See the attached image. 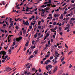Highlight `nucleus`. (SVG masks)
Here are the masks:
<instances>
[{"label": "nucleus", "instance_id": "36", "mask_svg": "<svg viewBox=\"0 0 75 75\" xmlns=\"http://www.w3.org/2000/svg\"><path fill=\"white\" fill-rule=\"evenodd\" d=\"M53 25H55L56 24H57V23H56V22H54V23H53Z\"/></svg>", "mask_w": 75, "mask_h": 75}, {"label": "nucleus", "instance_id": "58", "mask_svg": "<svg viewBox=\"0 0 75 75\" xmlns=\"http://www.w3.org/2000/svg\"><path fill=\"white\" fill-rule=\"evenodd\" d=\"M13 44L14 45H13V46H14V45H16V42H13Z\"/></svg>", "mask_w": 75, "mask_h": 75}, {"label": "nucleus", "instance_id": "7", "mask_svg": "<svg viewBox=\"0 0 75 75\" xmlns=\"http://www.w3.org/2000/svg\"><path fill=\"white\" fill-rule=\"evenodd\" d=\"M12 36H13V35H9L8 36V42H10V37H12Z\"/></svg>", "mask_w": 75, "mask_h": 75}, {"label": "nucleus", "instance_id": "5", "mask_svg": "<svg viewBox=\"0 0 75 75\" xmlns=\"http://www.w3.org/2000/svg\"><path fill=\"white\" fill-rule=\"evenodd\" d=\"M57 68H58V66H57L55 67L53 71V73H54V72H55V71L57 70Z\"/></svg>", "mask_w": 75, "mask_h": 75}, {"label": "nucleus", "instance_id": "49", "mask_svg": "<svg viewBox=\"0 0 75 75\" xmlns=\"http://www.w3.org/2000/svg\"><path fill=\"white\" fill-rule=\"evenodd\" d=\"M25 21H23V24H24V25L25 24Z\"/></svg>", "mask_w": 75, "mask_h": 75}, {"label": "nucleus", "instance_id": "23", "mask_svg": "<svg viewBox=\"0 0 75 75\" xmlns=\"http://www.w3.org/2000/svg\"><path fill=\"white\" fill-rule=\"evenodd\" d=\"M66 16L67 17H68L69 16H71V14L69 13L67 15H66Z\"/></svg>", "mask_w": 75, "mask_h": 75}, {"label": "nucleus", "instance_id": "54", "mask_svg": "<svg viewBox=\"0 0 75 75\" xmlns=\"http://www.w3.org/2000/svg\"><path fill=\"white\" fill-rule=\"evenodd\" d=\"M38 28H39V29H41V27L40 26H39L38 27Z\"/></svg>", "mask_w": 75, "mask_h": 75}, {"label": "nucleus", "instance_id": "1", "mask_svg": "<svg viewBox=\"0 0 75 75\" xmlns=\"http://www.w3.org/2000/svg\"><path fill=\"white\" fill-rule=\"evenodd\" d=\"M22 39V37L21 36L19 38H16V40L18 42H20L21 40Z\"/></svg>", "mask_w": 75, "mask_h": 75}, {"label": "nucleus", "instance_id": "22", "mask_svg": "<svg viewBox=\"0 0 75 75\" xmlns=\"http://www.w3.org/2000/svg\"><path fill=\"white\" fill-rule=\"evenodd\" d=\"M41 22L40 21H39L38 22V25H40V24H41Z\"/></svg>", "mask_w": 75, "mask_h": 75}, {"label": "nucleus", "instance_id": "51", "mask_svg": "<svg viewBox=\"0 0 75 75\" xmlns=\"http://www.w3.org/2000/svg\"><path fill=\"white\" fill-rule=\"evenodd\" d=\"M30 65H31V64H30V65L27 68H30Z\"/></svg>", "mask_w": 75, "mask_h": 75}, {"label": "nucleus", "instance_id": "17", "mask_svg": "<svg viewBox=\"0 0 75 75\" xmlns=\"http://www.w3.org/2000/svg\"><path fill=\"white\" fill-rule=\"evenodd\" d=\"M70 18L69 17H68V18H66V21H68L69 20Z\"/></svg>", "mask_w": 75, "mask_h": 75}, {"label": "nucleus", "instance_id": "50", "mask_svg": "<svg viewBox=\"0 0 75 75\" xmlns=\"http://www.w3.org/2000/svg\"><path fill=\"white\" fill-rule=\"evenodd\" d=\"M67 12L66 11H64L63 13V14H67Z\"/></svg>", "mask_w": 75, "mask_h": 75}, {"label": "nucleus", "instance_id": "16", "mask_svg": "<svg viewBox=\"0 0 75 75\" xmlns=\"http://www.w3.org/2000/svg\"><path fill=\"white\" fill-rule=\"evenodd\" d=\"M73 51H70V52L68 53L69 55L71 54V53H72Z\"/></svg>", "mask_w": 75, "mask_h": 75}, {"label": "nucleus", "instance_id": "25", "mask_svg": "<svg viewBox=\"0 0 75 75\" xmlns=\"http://www.w3.org/2000/svg\"><path fill=\"white\" fill-rule=\"evenodd\" d=\"M49 35H50V34H49V33H47L46 34V35L45 36L46 37H48Z\"/></svg>", "mask_w": 75, "mask_h": 75}, {"label": "nucleus", "instance_id": "47", "mask_svg": "<svg viewBox=\"0 0 75 75\" xmlns=\"http://www.w3.org/2000/svg\"><path fill=\"white\" fill-rule=\"evenodd\" d=\"M34 42H35V41L34 40H33L32 42V44H34Z\"/></svg>", "mask_w": 75, "mask_h": 75}, {"label": "nucleus", "instance_id": "46", "mask_svg": "<svg viewBox=\"0 0 75 75\" xmlns=\"http://www.w3.org/2000/svg\"><path fill=\"white\" fill-rule=\"evenodd\" d=\"M2 4L3 5H5V2L4 1H2Z\"/></svg>", "mask_w": 75, "mask_h": 75}, {"label": "nucleus", "instance_id": "43", "mask_svg": "<svg viewBox=\"0 0 75 75\" xmlns=\"http://www.w3.org/2000/svg\"><path fill=\"white\" fill-rule=\"evenodd\" d=\"M16 28L17 30H18V26H16Z\"/></svg>", "mask_w": 75, "mask_h": 75}, {"label": "nucleus", "instance_id": "60", "mask_svg": "<svg viewBox=\"0 0 75 75\" xmlns=\"http://www.w3.org/2000/svg\"><path fill=\"white\" fill-rule=\"evenodd\" d=\"M39 72H41V69L40 68L39 69Z\"/></svg>", "mask_w": 75, "mask_h": 75}, {"label": "nucleus", "instance_id": "6", "mask_svg": "<svg viewBox=\"0 0 75 75\" xmlns=\"http://www.w3.org/2000/svg\"><path fill=\"white\" fill-rule=\"evenodd\" d=\"M5 23L6 25H8V17H6L5 19Z\"/></svg>", "mask_w": 75, "mask_h": 75}, {"label": "nucleus", "instance_id": "9", "mask_svg": "<svg viewBox=\"0 0 75 75\" xmlns=\"http://www.w3.org/2000/svg\"><path fill=\"white\" fill-rule=\"evenodd\" d=\"M29 28H29L28 30V32H29V31H31V30L32 29V26H30L29 27Z\"/></svg>", "mask_w": 75, "mask_h": 75}, {"label": "nucleus", "instance_id": "28", "mask_svg": "<svg viewBox=\"0 0 75 75\" xmlns=\"http://www.w3.org/2000/svg\"><path fill=\"white\" fill-rule=\"evenodd\" d=\"M50 30L52 32H54V28L51 29Z\"/></svg>", "mask_w": 75, "mask_h": 75}, {"label": "nucleus", "instance_id": "64", "mask_svg": "<svg viewBox=\"0 0 75 75\" xmlns=\"http://www.w3.org/2000/svg\"><path fill=\"white\" fill-rule=\"evenodd\" d=\"M50 42H51V41L49 40L48 41V44H50Z\"/></svg>", "mask_w": 75, "mask_h": 75}, {"label": "nucleus", "instance_id": "8", "mask_svg": "<svg viewBox=\"0 0 75 75\" xmlns=\"http://www.w3.org/2000/svg\"><path fill=\"white\" fill-rule=\"evenodd\" d=\"M24 25H29V23H28V21H26L25 22Z\"/></svg>", "mask_w": 75, "mask_h": 75}, {"label": "nucleus", "instance_id": "42", "mask_svg": "<svg viewBox=\"0 0 75 75\" xmlns=\"http://www.w3.org/2000/svg\"><path fill=\"white\" fill-rule=\"evenodd\" d=\"M49 4V2H45L44 3V4Z\"/></svg>", "mask_w": 75, "mask_h": 75}, {"label": "nucleus", "instance_id": "44", "mask_svg": "<svg viewBox=\"0 0 75 75\" xmlns=\"http://www.w3.org/2000/svg\"><path fill=\"white\" fill-rule=\"evenodd\" d=\"M34 53L35 54H37L38 53V52L36 51H35Z\"/></svg>", "mask_w": 75, "mask_h": 75}, {"label": "nucleus", "instance_id": "59", "mask_svg": "<svg viewBox=\"0 0 75 75\" xmlns=\"http://www.w3.org/2000/svg\"><path fill=\"white\" fill-rule=\"evenodd\" d=\"M34 37L35 38H37V35H35Z\"/></svg>", "mask_w": 75, "mask_h": 75}, {"label": "nucleus", "instance_id": "4", "mask_svg": "<svg viewBox=\"0 0 75 75\" xmlns=\"http://www.w3.org/2000/svg\"><path fill=\"white\" fill-rule=\"evenodd\" d=\"M4 56H2V59H5L6 60V59H7V58H8V56H5V58H4Z\"/></svg>", "mask_w": 75, "mask_h": 75}, {"label": "nucleus", "instance_id": "48", "mask_svg": "<svg viewBox=\"0 0 75 75\" xmlns=\"http://www.w3.org/2000/svg\"><path fill=\"white\" fill-rule=\"evenodd\" d=\"M5 62V59L2 60L1 62H2V63H3V62Z\"/></svg>", "mask_w": 75, "mask_h": 75}, {"label": "nucleus", "instance_id": "56", "mask_svg": "<svg viewBox=\"0 0 75 75\" xmlns=\"http://www.w3.org/2000/svg\"><path fill=\"white\" fill-rule=\"evenodd\" d=\"M71 2L72 3H75V1L74 0H72Z\"/></svg>", "mask_w": 75, "mask_h": 75}, {"label": "nucleus", "instance_id": "24", "mask_svg": "<svg viewBox=\"0 0 75 75\" xmlns=\"http://www.w3.org/2000/svg\"><path fill=\"white\" fill-rule=\"evenodd\" d=\"M54 58V56H52V57H50V59H52Z\"/></svg>", "mask_w": 75, "mask_h": 75}, {"label": "nucleus", "instance_id": "13", "mask_svg": "<svg viewBox=\"0 0 75 75\" xmlns=\"http://www.w3.org/2000/svg\"><path fill=\"white\" fill-rule=\"evenodd\" d=\"M6 69L7 70H8H8L10 69H11V68L9 67H6Z\"/></svg>", "mask_w": 75, "mask_h": 75}, {"label": "nucleus", "instance_id": "57", "mask_svg": "<svg viewBox=\"0 0 75 75\" xmlns=\"http://www.w3.org/2000/svg\"><path fill=\"white\" fill-rule=\"evenodd\" d=\"M63 16H61L60 17V19H61V20H62V19L63 18Z\"/></svg>", "mask_w": 75, "mask_h": 75}, {"label": "nucleus", "instance_id": "62", "mask_svg": "<svg viewBox=\"0 0 75 75\" xmlns=\"http://www.w3.org/2000/svg\"><path fill=\"white\" fill-rule=\"evenodd\" d=\"M65 64V62L64 61L62 63V65H64Z\"/></svg>", "mask_w": 75, "mask_h": 75}, {"label": "nucleus", "instance_id": "52", "mask_svg": "<svg viewBox=\"0 0 75 75\" xmlns=\"http://www.w3.org/2000/svg\"><path fill=\"white\" fill-rule=\"evenodd\" d=\"M52 7H56V5H52Z\"/></svg>", "mask_w": 75, "mask_h": 75}, {"label": "nucleus", "instance_id": "29", "mask_svg": "<svg viewBox=\"0 0 75 75\" xmlns=\"http://www.w3.org/2000/svg\"><path fill=\"white\" fill-rule=\"evenodd\" d=\"M46 68L47 70V71H48V69H49V67H48V66H46Z\"/></svg>", "mask_w": 75, "mask_h": 75}, {"label": "nucleus", "instance_id": "19", "mask_svg": "<svg viewBox=\"0 0 75 75\" xmlns=\"http://www.w3.org/2000/svg\"><path fill=\"white\" fill-rule=\"evenodd\" d=\"M42 14H44V13H45V11H44V9H42Z\"/></svg>", "mask_w": 75, "mask_h": 75}, {"label": "nucleus", "instance_id": "31", "mask_svg": "<svg viewBox=\"0 0 75 75\" xmlns=\"http://www.w3.org/2000/svg\"><path fill=\"white\" fill-rule=\"evenodd\" d=\"M49 68H52V66L50 65H49L48 66Z\"/></svg>", "mask_w": 75, "mask_h": 75}, {"label": "nucleus", "instance_id": "20", "mask_svg": "<svg viewBox=\"0 0 75 75\" xmlns=\"http://www.w3.org/2000/svg\"><path fill=\"white\" fill-rule=\"evenodd\" d=\"M75 8V7L72 8L71 9H70V11H71V10H74Z\"/></svg>", "mask_w": 75, "mask_h": 75}, {"label": "nucleus", "instance_id": "39", "mask_svg": "<svg viewBox=\"0 0 75 75\" xmlns=\"http://www.w3.org/2000/svg\"><path fill=\"white\" fill-rule=\"evenodd\" d=\"M8 46H6V47H4V48H5V49H6V50H7V48H8Z\"/></svg>", "mask_w": 75, "mask_h": 75}, {"label": "nucleus", "instance_id": "18", "mask_svg": "<svg viewBox=\"0 0 75 75\" xmlns=\"http://www.w3.org/2000/svg\"><path fill=\"white\" fill-rule=\"evenodd\" d=\"M64 59H65V57H63L62 58L61 60V62H62L64 60Z\"/></svg>", "mask_w": 75, "mask_h": 75}, {"label": "nucleus", "instance_id": "12", "mask_svg": "<svg viewBox=\"0 0 75 75\" xmlns=\"http://www.w3.org/2000/svg\"><path fill=\"white\" fill-rule=\"evenodd\" d=\"M47 6V5H44L41 6V7H42V8H44L45 7H46Z\"/></svg>", "mask_w": 75, "mask_h": 75}, {"label": "nucleus", "instance_id": "11", "mask_svg": "<svg viewBox=\"0 0 75 75\" xmlns=\"http://www.w3.org/2000/svg\"><path fill=\"white\" fill-rule=\"evenodd\" d=\"M35 18V16H32V17L29 18V20H33V18Z\"/></svg>", "mask_w": 75, "mask_h": 75}, {"label": "nucleus", "instance_id": "41", "mask_svg": "<svg viewBox=\"0 0 75 75\" xmlns=\"http://www.w3.org/2000/svg\"><path fill=\"white\" fill-rule=\"evenodd\" d=\"M31 24L32 25H34L35 23H33V22L31 23Z\"/></svg>", "mask_w": 75, "mask_h": 75}, {"label": "nucleus", "instance_id": "14", "mask_svg": "<svg viewBox=\"0 0 75 75\" xmlns=\"http://www.w3.org/2000/svg\"><path fill=\"white\" fill-rule=\"evenodd\" d=\"M49 16L50 17L51 19H52V14H49Z\"/></svg>", "mask_w": 75, "mask_h": 75}, {"label": "nucleus", "instance_id": "63", "mask_svg": "<svg viewBox=\"0 0 75 75\" xmlns=\"http://www.w3.org/2000/svg\"><path fill=\"white\" fill-rule=\"evenodd\" d=\"M19 4H18L17 5H16V7H17H17H18L19 6Z\"/></svg>", "mask_w": 75, "mask_h": 75}, {"label": "nucleus", "instance_id": "10", "mask_svg": "<svg viewBox=\"0 0 75 75\" xmlns=\"http://www.w3.org/2000/svg\"><path fill=\"white\" fill-rule=\"evenodd\" d=\"M3 56H4L5 57V55H6V52H5V51H4L3 52V54H2Z\"/></svg>", "mask_w": 75, "mask_h": 75}, {"label": "nucleus", "instance_id": "27", "mask_svg": "<svg viewBox=\"0 0 75 75\" xmlns=\"http://www.w3.org/2000/svg\"><path fill=\"white\" fill-rule=\"evenodd\" d=\"M71 20L72 21H74V20H75V19L74 18H72L71 19Z\"/></svg>", "mask_w": 75, "mask_h": 75}, {"label": "nucleus", "instance_id": "34", "mask_svg": "<svg viewBox=\"0 0 75 75\" xmlns=\"http://www.w3.org/2000/svg\"><path fill=\"white\" fill-rule=\"evenodd\" d=\"M69 23L70 24H73V23H72V21H69Z\"/></svg>", "mask_w": 75, "mask_h": 75}, {"label": "nucleus", "instance_id": "40", "mask_svg": "<svg viewBox=\"0 0 75 75\" xmlns=\"http://www.w3.org/2000/svg\"><path fill=\"white\" fill-rule=\"evenodd\" d=\"M41 16L42 17H44V14H42V13H41Z\"/></svg>", "mask_w": 75, "mask_h": 75}, {"label": "nucleus", "instance_id": "30", "mask_svg": "<svg viewBox=\"0 0 75 75\" xmlns=\"http://www.w3.org/2000/svg\"><path fill=\"white\" fill-rule=\"evenodd\" d=\"M63 72V70H62L60 71L59 72V73H60V74H61L62 73V72Z\"/></svg>", "mask_w": 75, "mask_h": 75}, {"label": "nucleus", "instance_id": "3", "mask_svg": "<svg viewBox=\"0 0 75 75\" xmlns=\"http://www.w3.org/2000/svg\"><path fill=\"white\" fill-rule=\"evenodd\" d=\"M66 26L67 27L65 28V30H67V29H69L70 28V26L69 25V24H67Z\"/></svg>", "mask_w": 75, "mask_h": 75}, {"label": "nucleus", "instance_id": "26", "mask_svg": "<svg viewBox=\"0 0 75 75\" xmlns=\"http://www.w3.org/2000/svg\"><path fill=\"white\" fill-rule=\"evenodd\" d=\"M25 45L26 46V47H27L28 45V42H27L25 44Z\"/></svg>", "mask_w": 75, "mask_h": 75}, {"label": "nucleus", "instance_id": "32", "mask_svg": "<svg viewBox=\"0 0 75 75\" xmlns=\"http://www.w3.org/2000/svg\"><path fill=\"white\" fill-rule=\"evenodd\" d=\"M58 14L57 15V14H54V16L55 17H58Z\"/></svg>", "mask_w": 75, "mask_h": 75}, {"label": "nucleus", "instance_id": "35", "mask_svg": "<svg viewBox=\"0 0 75 75\" xmlns=\"http://www.w3.org/2000/svg\"><path fill=\"white\" fill-rule=\"evenodd\" d=\"M72 67V64H70V66H69V68H71V67Z\"/></svg>", "mask_w": 75, "mask_h": 75}, {"label": "nucleus", "instance_id": "38", "mask_svg": "<svg viewBox=\"0 0 75 75\" xmlns=\"http://www.w3.org/2000/svg\"><path fill=\"white\" fill-rule=\"evenodd\" d=\"M23 19H27V17L26 16H24L23 17Z\"/></svg>", "mask_w": 75, "mask_h": 75}, {"label": "nucleus", "instance_id": "15", "mask_svg": "<svg viewBox=\"0 0 75 75\" xmlns=\"http://www.w3.org/2000/svg\"><path fill=\"white\" fill-rule=\"evenodd\" d=\"M8 52H9V54H11V49H10L8 50Z\"/></svg>", "mask_w": 75, "mask_h": 75}, {"label": "nucleus", "instance_id": "21", "mask_svg": "<svg viewBox=\"0 0 75 75\" xmlns=\"http://www.w3.org/2000/svg\"><path fill=\"white\" fill-rule=\"evenodd\" d=\"M50 8L49 7H47L45 8L46 10H50Z\"/></svg>", "mask_w": 75, "mask_h": 75}, {"label": "nucleus", "instance_id": "61", "mask_svg": "<svg viewBox=\"0 0 75 75\" xmlns=\"http://www.w3.org/2000/svg\"><path fill=\"white\" fill-rule=\"evenodd\" d=\"M26 33V30H24L23 31V33H24H24Z\"/></svg>", "mask_w": 75, "mask_h": 75}, {"label": "nucleus", "instance_id": "45", "mask_svg": "<svg viewBox=\"0 0 75 75\" xmlns=\"http://www.w3.org/2000/svg\"><path fill=\"white\" fill-rule=\"evenodd\" d=\"M46 61L47 62V63L51 62V61L50 60H47Z\"/></svg>", "mask_w": 75, "mask_h": 75}, {"label": "nucleus", "instance_id": "55", "mask_svg": "<svg viewBox=\"0 0 75 75\" xmlns=\"http://www.w3.org/2000/svg\"><path fill=\"white\" fill-rule=\"evenodd\" d=\"M49 3H51V0H49V2H47Z\"/></svg>", "mask_w": 75, "mask_h": 75}, {"label": "nucleus", "instance_id": "33", "mask_svg": "<svg viewBox=\"0 0 75 75\" xmlns=\"http://www.w3.org/2000/svg\"><path fill=\"white\" fill-rule=\"evenodd\" d=\"M21 46H20L18 49V51H17V52H19V51H20V49H21Z\"/></svg>", "mask_w": 75, "mask_h": 75}, {"label": "nucleus", "instance_id": "53", "mask_svg": "<svg viewBox=\"0 0 75 75\" xmlns=\"http://www.w3.org/2000/svg\"><path fill=\"white\" fill-rule=\"evenodd\" d=\"M49 57V55L47 54V55H46V56H45V57L46 58H48V57Z\"/></svg>", "mask_w": 75, "mask_h": 75}, {"label": "nucleus", "instance_id": "2", "mask_svg": "<svg viewBox=\"0 0 75 75\" xmlns=\"http://www.w3.org/2000/svg\"><path fill=\"white\" fill-rule=\"evenodd\" d=\"M55 54L56 55V56L57 57H59V55H60V54H58V52L57 51H55Z\"/></svg>", "mask_w": 75, "mask_h": 75}, {"label": "nucleus", "instance_id": "37", "mask_svg": "<svg viewBox=\"0 0 75 75\" xmlns=\"http://www.w3.org/2000/svg\"><path fill=\"white\" fill-rule=\"evenodd\" d=\"M3 51H1L0 52V55H2V54H3Z\"/></svg>", "mask_w": 75, "mask_h": 75}]
</instances>
